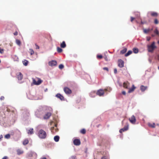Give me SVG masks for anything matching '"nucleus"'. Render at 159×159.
I'll use <instances>...</instances> for the list:
<instances>
[{"label":"nucleus","instance_id":"09e8293b","mask_svg":"<svg viewBox=\"0 0 159 159\" xmlns=\"http://www.w3.org/2000/svg\"><path fill=\"white\" fill-rule=\"evenodd\" d=\"M35 46H36V49H39V46L38 45L36 44H35Z\"/></svg>","mask_w":159,"mask_h":159},{"label":"nucleus","instance_id":"0e129e2a","mask_svg":"<svg viewBox=\"0 0 159 159\" xmlns=\"http://www.w3.org/2000/svg\"><path fill=\"white\" fill-rule=\"evenodd\" d=\"M47 90V89H46V90H45V91H46Z\"/></svg>","mask_w":159,"mask_h":159},{"label":"nucleus","instance_id":"7ed1b4c3","mask_svg":"<svg viewBox=\"0 0 159 159\" xmlns=\"http://www.w3.org/2000/svg\"><path fill=\"white\" fill-rule=\"evenodd\" d=\"M157 48L155 45V43L153 42L151 44L148 45V49L149 52H152L154 50Z\"/></svg>","mask_w":159,"mask_h":159},{"label":"nucleus","instance_id":"a19ab883","mask_svg":"<svg viewBox=\"0 0 159 159\" xmlns=\"http://www.w3.org/2000/svg\"><path fill=\"white\" fill-rule=\"evenodd\" d=\"M30 54L31 55H32L34 54V52L32 49H30Z\"/></svg>","mask_w":159,"mask_h":159},{"label":"nucleus","instance_id":"a18cd8bd","mask_svg":"<svg viewBox=\"0 0 159 159\" xmlns=\"http://www.w3.org/2000/svg\"><path fill=\"white\" fill-rule=\"evenodd\" d=\"M3 52V49L0 48V53H2Z\"/></svg>","mask_w":159,"mask_h":159},{"label":"nucleus","instance_id":"6e6552de","mask_svg":"<svg viewBox=\"0 0 159 159\" xmlns=\"http://www.w3.org/2000/svg\"><path fill=\"white\" fill-rule=\"evenodd\" d=\"M129 120L130 122L132 124H135L136 121V118L134 115L132 116L131 118H129Z\"/></svg>","mask_w":159,"mask_h":159},{"label":"nucleus","instance_id":"1a4fd4ad","mask_svg":"<svg viewBox=\"0 0 159 159\" xmlns=\"http://www.w3.org/2000/svg\"><path fill=\"white\" fill-rule=\"evenodd\" d=\"M64 91L66 94H70L72 93V91L69 88L67 87H65L64 88Z\"/></svg>","mask_w":159,"mask_h":159},{"label":"nucleus","instance_id":"3c124183","mask_svg":"<svg viewBox=\"0 0 159 159\" xmlns=\"http://www.w3.org/2000/svg\"><path fill=\"white\" fill-rule=\"evenodd\" d=\"M122 93L124 95H125L126 94V93L125 91H124L122 92Z\"/></svg>","mask_w":159,"mask_h":159},{"label":"nucleus","instance_id":"2f4dec72","mask_svg":"<svg viewBox=\"0 0 159 159\" xmlns=\"http://www.w3.org/2000/svg\"><path fill=\"white\" fill-rule=\"evenodd\" d=\"M33 128H30V129H29L28 130V134H33Z\"/></svg>","mask_w":159,"mask_h":159},{"label":"nucleus","instance_id":"6e6d98bb","mask_svg":"<svg viewBox=\"0 0 159 159\" xmlns=\"http://www.w3.org/2000/svg\"><path fill=\"white\" fill-rule=\"evenodd\" d=\"M4 98L3 96H1V97H0V99L1 100H3V99H4Z\"/></svg>","mask_w":159,"mask_h":159},{"label":"nucleus","instance_id":"5fc2aeb1","mask_svg":"<svg viewBox=\"0 0 159 159\" xmlns=\"http://www.w3.org/2000/svg\"><path fill=\"white\" fill-rule=\"evenodd\" d=\"M14 34L15 35H17V34H18V32H17V31H16L15 32H14Z\"/></svg>","mask_w":159,"mask_h":159},{"label":"nucleus","instance_id":"de8ad7c7","mask_svg":"<svg viewBox=\"0 0 159 159\" xmlns=\"http://www.w3.org/2000/svg\"><path fill=\"white\" fill-rule=\"evenodd\" d=\"M117 73V70L116 68H115L114 69V73L115 74H116Z\"/></svg>","mask_w":159,"mask_h":159},{"label":"nucleus","instance_id":"c03bdc74","mask_svg":"<svg viewBox=\"0 0 159 159\" xmlns=\"http://www.w3.org/2000/svg\"><path fill=\"white\" fill-rule=\"evenodd\" d=\"M103 70H106L107 71H108V68L107 67H104L103 68Z\"/></svg>","mask_w":159,"mask_h":159},{"label":"nucleus","instance_id":"b1692460","mask_svg":"<svg viewBox=\"0 0 159 159\" xmlns=\"http://www.w3.org/2000/svg\"><path fill=\"white\" fill-rule=\"evenodd\" d=\"M60 46L62 48H64L66 47V44L65 41H63L62 43H61Z\"/></svg>","mask_w":159,"mask_h":159},{"label":"nucleus","instance_id":"680f3d73","mask_svg":"<svg viewBox=\"0 0 159 159\" xmlns=\"http://www.w3.org/2000/svg\"><path fill=\"white\" fill-rule=\"evenodd\" d=\"M119 85H120V86H122V85L121 84H120V83H119Z\"/></svg>","mask_w":159,"mask_h":159},{"label":"nucleus","instance_id":"c85d7f7f","mask_svg":"<svg viewBox=\"0 0 159 159\" xmlns=\"http://www.w3.org/2000/svg\"><path fill=\"white\" fill-rule=\"evenodd\" d=\"M133 52L134 53L136 54L138 53L139 52V49L136 48H134L133 49Z\"/></svg>","mask_w":159,"mask_h":159},{"label":"nucleus","instance_id":"f8f14e48","mask_svg":"<svg viewBox=\"0 0 159 159\" xmlns=\"http://www.w3.org/2000/svg\"><path fill=\"white\" fill-rule=\"evenodd\" d=\"M129 125L127 124L126 126H125L123 128L120 129L119 130V132L120 133H122L123 132H124L128 129Z\"/></svg>","mask_w":159,"mask_h":159},{"label":"nucleus","instance_id":"49530a36","mask_svg":"<svg viewBox=\"0 0 159 159\" xmlns=\"http://www.w3.org/2000/svg\"><path fill=\"white\" fill-rule=\"evenodd\" d=\"M135 19V18L133 17H131V20H130L131 21V22L133 21V20H134Z\"/></svg>","mask_w":159,"mask_h":159},{"label":"nucleus","instance_id":"72a5a7b5","mask_svg":"<svg viewBox=\"0 0 159 159\" xmlns=\"http://www.w3.org/2000/svg\"><path fill=\"white\" fill-rule=\"evenodd\" d=\"M10 134H8L5 135L4 137L6 139H8L10 138Z\"/></svg>","mask_w":159,"mask_h":159},{"label":"nucleus","instance_id":"7c9ffc66","mask_svg":"<svg viewBox=\"0 0 159 159\" xmlns=\"http://www.w3.org/2000/svg\"><path fill=\"white\" fill-rule=\"evenodd\" d=\"M29 143L28 140L27 139H25L23 142V144L24 145H27Z\"/></svg>","mask_w":159,"mask_h":159},{"label":"nucleus","instance_id":"603ef678","mask_svg":"<svg viewBox=\"0 0 159 159\" xmlns=\"http://www.w3.org/2000/svg\"><path fill=\"white\" fill-rule=\"evenodd\" d=\"M151 39V37H147V40L149 41Z\"/></svg>","mask_w":159,"mask_h":159},{"label":"nucleus","instance_id":"58836bf2","mask_svg":"<svg viewBox=\"0 0 159 159\" xmlns=\"http://www.w3.org/2000/svg\"><path fill=\"white\" fill-rule=\"evenodd\" d=\"M97 57L98 59H101L103 57V56L101 55H97Z\"/></svg>","mask_w":159,"mask_h":159},{"label":"nucleus","instance_id":"c756f323","mask_svg":"<svg viewBox=\"0 0 159 159\" xmlns=\"http://www.w3.org/2000/svg\"><path fill=\"white\" fill-rule=\"evenodd\" d=\"M127 49L126 48H125L121 50L120 52V53L121 54H124L127 51Z\"/></svg>","mask_w":159,"mask_h":159},{"label":"nucleus","instance_id":"c9c22d12","mask_svg":"<svg viewBox=\"0 0 159 159\" xmlns=\"http://www.w3.org/2000/svg\"><path fill=\"white\" fill-rule=\"evenodd\" d=\"M80 132L82 134H84L86 133V130L84 129H83L81 130Z\"/></svg>","mask_w":159,"mask_h":159},{"label":"nucleus","instance_id":"13d9d810","mask_svg":"<svg viewBox=\"0 0 159 159\" xmlns=\"http://www.w3.org/2000/svg\"><path fill=\"white\" fill-rule=\"evenodd\" d=\"M101 159H107L105 157H103L101 158Z\"/></svg>","mask_w":159,"mask_h":159},{"label":"nucleus","instance_id":"9d476101","mask_svg":"<svg viewBox=\"0 0 159 159\" xmlns=\"http://www.w3.org/2000/svg\"><path fill=\"white\" fill-rule=\"evenodd\" d=\"M80 140L77 139H75L73 140V143L74 145L76 146H79L80 144Z\"/></svg>","mask_w":159,"mask_h":159},{"label":"nucleus","instance_id":"e2e57ef3","mask_svg":"<svg viewBox=\"0 0 159 159\" xmlns=\"http://www.w3.org/2000/svg\"><path fill=\"white\" fill-rule=\"evenodd\" d=\"M157 43L159 44V40L157 41Z\"/></svg>","mask_w":159,"mask_h":159},{"label":"nucleus","instance_id":"dca6fc26","mask_svg":"<svg viewBox=\"0 0 159 159\" xmlns=\"http://www.w3.org/2000/svg\"><path fill=\"white\" fill-rule=\"evenodd\" d=\"M51 113L50 112H47L43 117L44 119H48L51 116Z\"/></svg>","mask_w":159,"mask_h":159},{"label":"nucleus","instance_id":"6ab92c4d","mask_svg":"<svg viewBox=\"0 0 159 159\" xmlns=\"http://www.w3.org/2000/svg\"><path fill=\"white\" fill-rule=\"evenodd\" d=\"M135 88V87L134 85H133L132 87L130 88H129L128 90V93H129L132 92L134 90Z\"/></svg>","mask_w":159,"mask_h":159},{"label":"nucleus","instance_id":"a878e982","mask_svg":"<svg viewBox=\"0 0 159 159\" xmlns=\"http://www.w3.org/2000/svg\"><path fill=\"white\" fill-rule=\"evenodd\" d=\"M147 89V87L146 86H144L143 85H141L140 86V89L141 91L142 92L144 91Z\"/></svg>","mask_w":159,"mask_h":159},{"label":"nucleus","instance_id":"8fccbe9b","mask_svg":"<svg viewBox=\"0 0 159 159\" xmlns=\"http://www.w3.org/2000/svg\"><path fill=\"white\" fill-rule=\"evenodd\" d=\"M3 137V136L1 134L0 135V141H1Z\"/></svg>","mask_w":159,"mask_h":159},{"label":"nucleus","instance_id":"cd10ccee","mask_svg":"<svg viewBox=\"0 0 159 159\" xmlns=\"http://www.w3.org/2000/svg\"><path fill=\"white\" fill-rule=\"evenodd\" d=\"M22 62H23V65L25 66H27L28 62H29V61H27V60H26V59H24V60Z\"/></svg>","mask_w":159,"mask_h":159},{"label":"nucleus","instance_id":"393cba45","mask_svg":"<svg viewBox=\"0 0 159 159\" xmlns=\"http://www.w3.org/2000/svg\"><path fill=\"white\" fill-rule=\"evenodd\" d=\"M60 137L58 135H56L54 137V140L56 142H58L59 140Z\"/></svg>","mask_w":159,"mask_h":159},{"label":"nucleus","instance_id":"37998d69","mask_svg":"<svg viewBox=\"0 0 159 159\" xmlns=\"http://www.w3.org/2000/svg\"><path fill=\"white\" fill-rule=\"evenodd\" d=\"M71 159H76V156H72L71 157Z\"/></svg>","mask_w":159,"mask_h":159},{"label":"nucleus","instance_id":"79ce46f5","mask_svg":"<svg viewBox=\"0 0 159 159\" xmlns=\"http://www.w3.org/2000/svg\"><path fill=\"white\" fill-rule=\"evenodd\" d=\"M17 154L18 155H20V154H21L22 153V152H21L19 150H18L17 151Z\"/></svg>","mask_w":159,"mask_h":159},{"label":"nucleus","instance_id":"69168bd1","mask_svg":"<svg viewBox=\"0 0 159 159\" xmlns=\"http://www.w3.org/2000/svg\"><path fill=\"white\" fill-rule=\"evenodd\" d=\"M158 69L159 70V66H158Z\"/></svg>","mask_w":159,"mask_h":159},{"label":"nucleus","instance_id":"4d7b16f0","mask_svg":"<svg viewBox=\"0 0 159 159\" xmlns=\"http://www.w3.org/2000/svg\"><path fill=\"white\" fill-rule=\"evenodd\" d=\"M40 159H47L45 157H41Z\"/></svg>","mask_w":159,"mask_h":159},{"label":"nucleus","instance_id":"bb28decb","mask_svg":"<svg viewBox=\"0 0 159 159\" xmlns=\"http://www.w3.org/2000/svg\"><path fill=\"white\" fill-rule=\"evenodd\" d=\"M133 51L131 50H129L125 54V57H128L132 53Z\"/></svg>","mask_w":159,"mask_h":159},{"label":"nucleus","instance_id":"423d86ee","mask_svg":"<svg viewBox=\"0 0 159 159\" xmlns=\"http://www.w3.org/2000/svg\"><path fill=\"white\" fill-rule=\"evenodd\" d=\"M104 94V92L102 89H100L98 90L96 94L99 96H102Z\"/></svg>","mask_w":159,"mask_h":159},{"label":"nucleus","instance_id":"2eb2a0df","mask_svg":"<svg viewBox=\"0 0 159 159\" xmlns=\"http://www.w3.org/2000/svg\"><path fill=\"white\" fill-rule=\"evenodd\" d=\"M42 82V80L40 79H39L37 81H36L35 80L33 79V83L34 84L36 85H39Z\"/></svg>","mask_w":159,"mask_h":159},{"label":"nucleus","instance_id":"4be33fe9","mask_svg":"<svg viewBox=\"0 0 159 159\" xmlns=\"http://www.w3.org/2000/svg\"><path fill=\"white\" fill-rule=\"evenodd\" d=\"M27 98L30 100H37V99L35 98V97L33 96H29V95L27 94ZM37 100L39 99L37 98Z\"/></svg>","mask_w":159,"mask_h":159},{"label":"nucleus","instance_id":"473e14b6","mask_svg":"<svg viewBox=\"0 0 159 159\" xmlns=\"http://www.w3.org/2000/svg\"><path fill=\"white\" fill-rule=\"evenodd\" d=\"M16 43L17 45L20 46L21 45V43L20 40L18 39H16Z\"/></svg>","mask_w":159,"mask_h":159},{"label":"nucleus","instance_id":"052dcab7","mask_svg":"<svg viewBox=\"0 0 159 159\" xmlns=\"http://www.w3.org/2000/svg\"><path fill=\"white\" fill-rule=\"evenodd\" d=\"M55 126L56 127H57V124H55Z\"/></svg>","mask_w":159,"mask_h":159},{"label":"nucleus","instance_id":"864d4df0","mask_svg":"<svg viewBox=\"0 0 159 159\" xmlns=\"http://www.w3.org/2000/svg\"><path fill=\"white\" fill-rule=\"evenodd\" d=\"M8 158V157H7L6 156H5L2 159H7Z\"/></svg>","mask_w":159,"mask_h":159},{"label":"nucleus","instance_id":"0eeeda50","mask_svg":"<svg viewBox=\"0 0 159 159\" xmlns=\"http://www.w3.org/2000/svg\"><path fill=\"white\" fill-rule=\"evenodd\" d=\"M118 66L120 68H122L124 66V62L121 59H120L118 61Z\"/></svg>","mask_w":159,"mask_h":159},{"label":"nucleus","instance_id":"ea45409f","mask_svg":"<svg viewBox=\"0 0 159 159\" xmlns=\"http://www.w3.org/2000/svg\"><path fill=\"white\" fill-rule=\"evenodd\" d=\"M154 23L155 24H157L159 23V21L156 18L154 20Z\"/></svg>","mask_w":159,"mask_h":159},{"label":"nucleus","instance_id":"5701e85b","mask_svg":"<svg viewBox=\"0 0 159 159\" xmlns=\"http://www.w3.org/2000/svg\"><path fill=\"white\" fill-rule=\"evenodd\" d=\"M148 125L149 127L152 128H154L155 127V124L154 123H148Z\"/></svg>","mask_w":159,"mask_h":159},{"label":"nucleus","instance_id":"39448f33","mask_svg":"<svg viewBox=\"0 0 159 159\" xmlns=\"http://www.w3.org/2000/svg\"><path fill=\"white\" fill-rule=\"evenodd\" d=\"M48 65L51 66H55L57 65V61L55 60H52L48 62Z\"/></svg>","mask_w":159,"mask_h":159},{"label":"nucleus","instance_id":"ddd939ff","mask_svg":"<svg viewBox=\"0 0 159 159\" xmlns=\"http://www.w3.org/2000/svg\"><path fill=\"white\" fill-rule=\"evenodd\" d=\"M55 97L59 98L62 101L65 100L64 97L60 93H58L56 94Z\"/></svg>","mask_w":159,"mask_h":159},{"label":"nucleus","instance_id":"20e7f679","mask_svg":"<svg viewBox=\"0 0 159 159\" xmlns=\"http://www.w3.org/2000/svg\"><path fill=\"white\" fill-rule=\"evenodd\" d=\"M28 157H31L30 159H36L37 157V154L34 152L30 151L27 153Z\"/></svg>","mask_w":159,"mask_h":159},{"label":"nucleus","instance_id":"4c0bfd02","mask_svg":"<svg viewBox=\"0 0 159 159\" xmlns=\"http://www.w3.org/2000/svg\"><path fill=\"white\" fill-rule=\"evenodd\" d=\"M64 67V66L62 64H60L59 66V68L60 69H62Z\"/></svg>","mask_w":159,"mask_h":159},{"label":"nucleus","instance_id":"f03ea898","mask_svg":"<svg viewBox=\"0 0 159 159\" xmlns=\"http://www.w3.org/2000/svg\"><path fill=\"white\" fill-rule=\"evenodd\" d=\"M38 135L40 139H44L46 137L47 134L44 130L40 129L38 131Z\"/></svg>","mask_w":159,"mask_h":159},{"label":"nucleus","instance_id":"412c9836","mask_svg":"<svg viewBox=\"0 0 159 159\" xmlns=\"http://www.w3.org/2000/svg\"><path fill=\"white\" fill-rule=\"evenodd\" d=\"M129 84V82H124L123 84V87L126 89H128Z\"/></svg>","mask_w":159,"mask_h":159},{"label":"nucleus","instance_id":"e433bc0d","mask_svg":"<svg viewBox=\"0 0 159 159\" xmlns=\"http://www.w3.org/2000/svg\"><path fill=\"white\" fill-rule=\"evenodd\" d=\"M39 114V112H37L35 114V116L37 118H41L42 117L41 116H39L38 115Z\"/></svg>","mask_w":159,"mask_h":159},{"label":"nucleus","instance_id":"f257e3e1","mask_svg":"<svg viewBox=\"0 0 159 159\" xmlns=\"http://www.w3.org/2000/svg\"><path fill=\"white\" fill-rule=\"evenodd\" d=\"M21 118L24 121L28 120L30 119V111L27 109H24L22 111Z\"/></svg>","mask_w":159,"mask_h":159},{"label":"nucleus","instance_id":"9b49d317","mask_svg":"<svg viewBox=\"0 0 159 159\" xmlns=\"http://www.w3.org/2000/svg\"><path fill=\"white\" fill-rule=\"evenodd\" d=\"M153 30V28H148V29H143V32L145 34H148L149 33H150Z\"/></svg>","mask_w":159,"mask_h":159},{"label":"nucleus","instance_id":"a211bd4d","mask_svg":"<svg viewBox=\"0 0 159 159\" xmlns=\"http://www.w3.org/2000/svg\"><path fill=\"white\" fill-rule=\"evenodd\" d=\"M43 109L49 111H52V108L51 107L47 106H44Z\"/></svg>","mask_w":159,"mask_h":159},{"label":"nucleus","instance_id":"338daca9","mask_svg":"<svg viewBox=\"0 0 159 159\" xmlns=\"http://www.w3.org/2000/svg\"><path fill=\"white\" fill-rule=\"evenodd\" d=\"M69 159H71L70 158H69Z\"/></svg>","mask_w":159,"mask_h":159},{"label":"nucleus","instance_id":"f3484780","mask_svg":"<svg viewBox=\"0 0 159 159\" xmlns=\"http://www.w3.org/2000/svg\"><path fill=\"white\" fill-rule=\"evenodd\" d=\"M17 78L18 80H21L23 78V75L21 72H19L18 75H17Z\"/></svg>","mask_w":159,"mask_h":159},{"label":"nucleus","instance_id":"4468645a","mask_svg":"<svg viewBox=\"0 0 159 159\" xmlns=\"http://www.w3.org/2000/svg\"><path fill=\"white\" fill-rule=\"evenodd\" d=\"M154 34H151V36L152 37H155L156 35L159 36V32L157 28L154 30Z\"/></svg>","mask_w":159,"mask_h":159},{"label":"nucleus","instance_id":"bf43d9fd","mask_svg":"<svg viewBox=\"0 0 159 159\" xmlns=\"http://www.w3.org/2000/svg\"><path fill=\"white\" fill-rule=\"evenodd\" d=\"M157 59L159 61V55H158L157 56Z\"/></svg>","mask_w":159,"mask_h":159},{"label":"nucleus","instance_id":"f704fd0d","mask_svg":"<svg viewBox=\"0 0 159 159\" xmlns=\"http://www.w3.org/2000/svg\"><path fill=\"white\" fill-rule=\"evenodd\" d=\"M57 52L59 53L61 52L62 51V49L59 47H57Z\"/></svg>","mask_w":159,"mask_h":159},{"label":"nucleus","instance_id":"aec40b11","mask_svg":"<svg viewBox=\"0 0 159 159\" xmlns=\"http://www.w3.org/2000/svg\"><path fill=\"white\" fill-rule=\"evenodd\" d=\"M151 16L152 17H157L158 16V14L155 12H150Z\"/></svg>","mask_w":159,"mask_h":159}]
</instances>
